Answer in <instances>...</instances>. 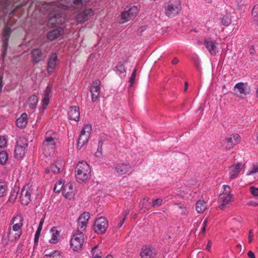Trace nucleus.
<instances>
[{
  "mask_svg": "<svg viewBox=\"0 0 258 258\" xmlns=\"http://www.w3.org/2000/svg\"><path fill=\"white\" fill-rule=\"evenodd\" d=\"M32 190L30 185L27 184L24 186L21 190L20 201L21 204L24 205H27L31 201V194Z\"/></svg>",
  "mask_w": 258,
  "mask_h": 258,
  "instance_id": "obj_12",
  "label": "nucleus"
},
{
  "mask_svg": "<svg viewBox=\"0 0 258 258\" xmlns=\"http://www.w3.org/2000/svg\"><path fill=\"white\" fill-rule=\"evenodd\" d=\"M75 172L76 179L79 182L82 183L88 179L90 175L91 169L87 162L81 161L77 164Z\"/></svg>",
  "mask_w": 258,
  "mask_h": 258,
  "instance_id": "obj_2",
  "label": "nucleus"
},
{
  "mask_svg": "<svg viewBox=\"0 0 258 258\" xmlns=\"http://www.w3.org/2000/svg\"><path fill=\"white\" fill-rule=\"evenodd\" d=\"M51 92V87L49 86H47L44 92V96L49 97V94Z\"/></svg>",
  "mask_w": 258,
  "mask_h": 258,
  "instance_id": "obj_50",
  "label": "nucleus"
},
{
  "mask_svg": "<svg viewBox=\"0 0 258 258\" xmlns=\"http://www.w3.org/2000/svg\"><path fill=\"white\" fill-rule=\"evenodd\" d=\"M243 167V165L241 163H237L231 166L229 172L230 178L231 179L236 178Z\"/></svg>",
  "mask_w": 258,
  "mask_h": 258,
  "instance_id": "obj_20",
  "label": "nucleus"
},
{
  "mask_svg": "<svg viewBox=\"0 0 258 258\" xmlns=\"http://www.w3.org/2000/svg\"><path fill=\"white\" fill-rule=\"evenodd\" d=\"M207 203L203 200H199L196 204V210L198 213L204 212L207 209Z\"/></svg>",
  "mask_w": 258,
  "mask_h": 258,
  "instance_id": "obj_30",
  "label": "nucleus"
},
{
  "mask_svg": "<svg viewBox=\"0 0 258 258\" xmlns=\"http://www.w3.org/2000/svg\"><path fill=\"white\" fill-rule=\"evenodd\" d=\"M101 82L99 80L94 81L90 87V91L91 93V100L93 102H95L98 98L100 93Z\"/></svg>",
  "mask_w": 258,
  "mask_h": 258,
  "instance_id": "obj_13",
  "label": "nucleus"
},
{
  "mask_svg": "<svg viewBox=\"0 0 258 258\" xmlns=\"http://www.w3.org/2000/svg\"><path fill=\"white\" fill-rule=\"evenodd\" d=\"M252 230H250L248 233V242L250 243L253 240V236L252 235Z\"/></svg>",
  "mask_w": 258,
  "mask_h": 258,
  "instance_id": "obj_53",
  "label": "nucleus"
},
{
  "mask_svg": "<svg viewBox=\"0 0 258 258\" xmlns=\"http://www.w3.org/2000/svg\"><path fill=\"white\" fill-rule=\"evenodd\" d=\"M91 131V124H88L84 125L78 139L77 148L78 149H82L88 143Z\"/></svg>",
  "mask_w": 258,
  "mask_h": 258,
  "instance_id": "obj_5",
  "label": "nucleus"
},
{
  "mask_svg": "<svg viewBox=\"0 0 258 258\" xmlns=\"http://www.w3.org/2000/svg\"><path fill=\"white\" fill-rule=\"evenodd\" d=\"M251 13L253 17L255 18L258 17V5L253 7Z\"/></svg>",
  "mask_w": 258,
  "mask_h": 258,
  "instance_id": "obj_47",
  "label": "nucleus"
},
{
  "mask_svg": "<svg viewBox=\"0 0 258 258\" xmlns=\"http://www.w3.org/2000/svg\"><path fill=\"white\" fill-rule=\"evenodd\" d=\"M11 33V27L9 25H6L4 31V36L5 37V39L3 43V57H5L6 55V52L7 49L8 45V38Z\"/></svg>",
  "mask_w": 258,
  "mask_h": 258,
  "instance_id": "obj_22",
  "label": "nucleus"
},
{
  "mask_svg": "<svg viewBox=\"0 0 258 258\" xmlns=\"http://www.w3.org/2000/svg\"><path fill=\"white\" fill-rule=\"evenodd\" d=\"M7 141L4 136H0V149H4L6 147Z\"/></svg>",
  "mask_w": 258,
  "mask_h": 258,
  "instance_id": "obj_41",
  "label": "nucleus"
},
{
  "mask_svg": "<svg viewBox=\"0 0 258 258\" xmlns=\"http://www.w3.org/2000/svg\"><path fill=\"white\" fill-rule=\"evenodd\" d=\"M212 243L211 241L209 240L208 241V243H207V246H206V249L207 250H208L209 251H211V247H212Z\"/></svg>",
  "mask_w": 258,
  "mask_h": 258,
  "instance_id": "obj_55",
  "label": "nucleus"
},
{
  "mask_svg": "<svg viewBox=\"0 0 258 258\" xmlns=\"http://www.w3.org/2000/svg\"><path fill=\"white\" fill-rule=\"evenodd\" d=\"M56 139L55 137L49 136L47 133L43 142L42 148L46 153L53 152L56 147Z\"/></svg>",
  "mask_w": 258,
  "mask_h": 258,
  "instance_id": "obj_10",
  "label": "nucleus"
},
{
  "mask_svg": "<svg viewBox=\"0 0 258 258\" xmlns=\"http://www.w3.org/2000/svg\"><path fill=\"white\" fill-rule=\"evenodd\" d=\"M208 219L207 218H206L204 221H203V226H207V224L208 223Z\"/></svg>",
  "mask_w": 258,
  "mask_h": 258,
  "instance_id": "obj_61",
  "label": "nucleus"
},
{
  "mask_svg": "<svg viewBox=\"0 0 258 258\" xmlns=\"http://www.w3.org/2000/svg\"><path fill=\"white\" fill-rule=\"evenodd\" d=\"M163 200L161 198H158L153 200L152 201V206L153 207H159L162 205Z\"/></svg>",
  "mask_w": 258,
  "mask_h": 258,
  "instance_id": "obj_42",
  "label": "nucleus"
},
{
  "mask_svg": "<svg viewBox=\"0 0 258 258\" xmlns=\"http://www.w3.org/2000/svg\"><path fill=\"white\" fill-rule=\"evenodd\" d=\"M222 23L223 25L228 26L231 23V20L227 17H224L222 19Z\"/></svg>",
  "mask_w": 258,
  "mask_h": 258,
  "instance_id": "obj_45",
  "label": "nucleus"
},
{
  "mask_svg": "<svg viewBox=\"0 0 258 258\" xmlns=\"http://www.w3.org/2000/svg\"><path fill=\"white\" fill-rule=\"evenodd\" d=\"M181 8L180 0H170L164 5L165 15L168 17H174L179 13Z\"/></svg>",
  "mask_w": 258,
  "mask_h": 258,
  "instance_id": "obj_4",
  "label": "nucleus"
},
{
  "mask_svg": "<svg viewBox=\"0 0 258 258\" xmlns=\"http://www.w3.org/2000/svg\"><path fill=\"white\" fill-rule=\"evenodd\" d=\"M141 256L142 258H152L154 252L151 247H145L142 249Z\"/></svg>",
  "mask_w": 258,
  "mask_h": 258,
  "instance_id": "obj_29",
  "label": "nucleus"
},
{
  "mask_svg": "<svg viewBox=\"0 0 258 258\" xmlns=\"http://www.w3.org/2000/svg\"><path fill=\"white\" fill-rule=\"evenodd\" d=\"M178 59L177 58H174L172 60V63L173 64H176L178 62Z\"/></svg>",
  "mask_w": 258,
  "mask_h": 258,
  "instance_id": "obj_58",
  "label": "nucleus"
},
{
  "mask_svg": "<svg viewBox=\"0 0 258 258\" xmlns=\"http://www.w3.org/2000/svg\"><path fill=\"white\" fill-rule=\"evenodd\" d=\"M258 173V165H255L253 166L251 169L247 172V175H251Z\"/></svg>",
  "mask_w": 258,
  "mask_h": 258,
  "instance_id": "obj_40",
  "label": "nucleus"
},
{
  "mask_svg": "<svg viewBox=\"0 0 258 258\" xmlns=\"http://www.w3.org/2000/svg\"><path fill=\"white\" fill-rule=\"evenodd\" d=\"M94 227L97 233H104L108 227V221L105 218L100 217L95 221Z\"/></svg>",
  "mask_w": 258,
  "mask_h": 258,
  "instance_id": "obj_11",
  "label": "nucleus"
},
{
  "mask_svg": "<svg viewBox=\"0 0 258 258\" xmlns=\"http://www.w3.org/2000/svg\"><path fill=\"white\" fill-rule=\"evenodd\" d=\"M130 210L128 209H126L124 212V217H126V216L129 214L130 213Z\"/></svg>",
  "mask_w": 258,
  "mask_h": 258,
  "instance_id": "obj_60",
  "label": "nucleus"
},
{
  "mask_svg": "<svg viewBox=\"0 0 258 258\" xmlns=\"http://www.w3.org/2000/svg\"><path fill=\"white\" fill-rule=\"evenodd\" d=\"M247 255L249 258H255L254 253L251 250L248 252Z\"/></svg>",
  "mask_w": 258,
  "mask_h": 258,
  "instance_id": "obj_56",
  "label": "nucleus"
},
{
  "mask_svg": "<svg viewBox=\"0 0 258 258\" xmlns=\"http://www.w3.org/2000/svg\"><path fill=\"white\" fill-rule=\"evenodd\" d=\"M150 205V199L148 197L144 198L140 203V207L141 209H147Z\"/></svg>",
  "mask_w": 258,
  "mask_h": 258,
  "instance_id": "obj_35",
  "label": "nucleus"
},
{
  "mask_svg": "<svg viewBox=\"0 0 258 258\" xmlns=\"http://www.w3.org/2000/svg\"><path fill=\"white\" fill-rule=\"evenodd\" d=\"M38 102V98L35 95L31 96L28 99L27 103L32 109H35Z\"/></svg>",
  "mask_w": 258,
  "mask_h": 258,
  "instance_id": "obj_32",
  "label": "nucleus"
},
{
  "mask_svg": "<svg viewBox=\"0 0 258 258\" xmlns=\"http://www.w3.org/2000/svg\"><path fill=\"white\" fill-rule=\"evenodd\" d=\"M3 86V79L2 77H0V92L2 91Z\"/></svg>",
  "mask_w": 258,
  "mask_h": 258,
  "instance_id": "obj_59",
  "label": "nucleus"
},
{
  "mask_svg": "<svg viewBox=\"0 0 258 258\" xmlns=\"http://www.w3.org/2000/svg\"><path fill=\"white\" fill-rule=\"evenodd\" d=\"M224 191L219 197V208L224 210L229 206L230 203L233 201V195L231 194V188L229 185H223Z\"/></svg>",
  "mask_w": 258,
  "mask_h": 258,
  "instance_id": "obj_3",
  "label": "nucleus"
},
{
  "mask_svg": "<svg viewBox=\"0 0 258 258\" xmlns=\"http://www.w3.org/2000/svg\"><path fill=\"white\" fill-rule=\"evenodd\" d=\"M90 0H61V2H53L47 5L46 7L50 14L48 25L55 27L61 24L63 21L61 20L62 14L59 9H67L73 4H85Z\"/></svg>",
  "mask_w": 258,
  "mask_h": 258,
  "instance_id": "obj_1",
  "label": "nucleus"
},
{
  "mask_svg": "<svg viewBox=\"0 0 258 258\" xmlns=\"http://www.w3.org/2000/svg\"><path fill=\"white\" fill-rule=\"evenodd\" d=\"M249 191L250 194L254 196V197H257L258 196V188L255 187L254 186H250L249 187Z\"/></svg>",
  "mask_w": 258,
  "mask_h": 258,
  "instance_id": "obj_44",
  "label": "nucleus"
},
{
  "mask_svg": "<svg viewBox=\"0 0 258 258\" xmlns=\"http://www.w3.org/2000/svg\"><path fill=\"white\" fill-rule=\"evenodd\" d=\"M63 32V30L61 28H58L49 32L47 35V37L50 40H53L59 36Z\"/></svg>",
  "mask_w": 258,
  "mask_h": 258,
  "instance_id": "obj_26",
  "label": "nucleus"
},
{
  "mask_svg": "<svg viewBox=\"0 0 258 258\" xmlns=\"http://www.w3.org/2000/svg\"><path fill=\"white\" fill-rule=\"evenodd\" d=\"M234 91L237 97L243 99L250 93V88L247 83L239 82L234 86Z\"/></svg>",
  "mask_w": 258,
  "mask_h": 258,
  "instance_id": "obj_8",
  "label": "nucleus"
},
{
  "mask_svg": "<svg viewBox=\"0 0 258 258\" xmlns=\"http://www.w3.org/2000/svg\"><path fill=\"white\" fill-rule=\"evenodd\" d=\"M188 213V211L186 208L183 207L180 211V214L183 215H187Z\"/></svg>",
  "mask_w": 258,
  "mask_h": 258,
  "instance_id": "obj_54",
  "label": "nucleus"
},
{
  "mask_svg": "<svg viewBox=\"0 0 258 258\" xmlns=\"http://www.w3.org/2000/svg\"><path fill=\"white\" fill-rule=\"evenodd\" d=\"M32 57L33 58V61L34 63H37L42 59V53L41 50L38 48L34 49L31 52Z\"/></svg>",
  "mask_w": 258,
  "mask_h": 258,
  "instance_id": "obj_27",
  "label": "nucleus"
},
{
  "mask_svg": "<svg viewBox=\"0 0 258 258\" xmlns=\"http://www.w3.org/2000/svg\"><path fill=\"white\" fill-rule=\"evenodd\" d=\"M136 76V70H134L130 78L129 81L130 83L131 84V85H132L134 82L135 78Z\"/></svg>",
  "mask_w": 258,
  "mask_h": 258,
  "instance_id": "obj_48",
  "label": "nucleus"
},
{
  "mask_svg": "<svg viewBox=\"0 0 258 258\" xmlns=\"http://www.w3.org/2000/svg\"><path fill=\"white\" fill-rule=\"evenodd\" d=\"M139 12V9L135 5H130L126 7L120 15L123 23L134 19L137 16Z\"/></svg>",
  "mask_w": 258,
  "mask_h": 258,
  "instance_id": "obj_6",
  "label": "nucleus"
},
{
  "mask_svg": "<svg viewBox=\"0 0 258 258\" xmlns=\"http://www.w3.org/2000/svg\"><path fill=\"white\" fill-rule=\"evenodd\" d=\"M21 235V231H15L10 229L8 235V238L11 241H15L18 239Z\"/></svg>",
  "mask_w": 258,
  "mask_h": 258,
  "instance_id": "obj_31",
  "label": "nucleus"
},
{
  "mask_svg": "<svg viewBox=\"0 0 258 258\" xmlns=\"http://www.w3.org/2000/svg\"><path fill=\"white\" fill-rule=\"evenodd\" d=\"M90 214L88 212H84L79 217L78 220V230L83 232L87 226Z\"/></svg>",
  "mask_w": 258,
  "mask_h": 258,
  "instance_id": "obj_14",
  "label": "nucleus"
},
{
  "mask_svg": "<svg viewBox=\"0 0 258 258\" xmlns=\"http://www.w3.org/2000/svg\"><path fill=\"white\" fill-rule=\"evenodd\" d=\"M116 70L120 73H123L125 72L124 66L122 64H119L117 66Z\"/></svg>",
  "mask_w": 258,
  "mask_h": 258,
  "instance_id": "obj_46",
  "label": "nucleus"
},
{
  "mask_svg": "<svg viewBox=\"0 0 258 258\" xmlns=\"http://www.w3.org/2000/svg\"><path fill=\"white\" fill-rule=\"evenodd\" d=\"M68 114L69 119L78 121L80 114L79 107L76 106L70 107L68 110Z\"/></svg>",
  "mask_w": 258,
  "mask_h": 258,
  "instance_id": "obj_17",
  "label": "nucleus"
},
{
  "mask_svg": "<svg viewBox=\"0 0 258 258\" xmlns=\"http://www.w3.org/2000/svg\"><path fill=\"white\" fill-rule=\"evenodd\" d=\"M102 145H99L98 146V148L97 149V151L95 153L96 156L99 157L102 154Z\"/></svg>",
  "mask_w": 258,
  "mask_h": 258,
  "instance_id": "obj_51",
  "label": "nucleus"
},
{
  "mask_svg": "<svg viewBox=\"0 0 258 258\" xmlns=\"http://www.w3.org/2000/svg\"><path fill=\"white\" fill-rule=\"evenodd\" d=\"M50 234L51 238L49 240V243L51 244H55L57 243L59 239L60 232L55 227H52L50 230Z\"/></svg>",
  "mask_w": 258,
  "mask_h": 258,
  "instance_id": "obj_23",
  "label": "nucleus"
},
{
  "mask_svg": "<svg viewBox=\"0 0 258 258\" xmlns=\"http://www.w3.org/2000/svg\"><path fill=\"white\" fill-rule=\"evenodd\" d=\"M22 221L23 219L21 215H17L14 217L11 221L12 228L11 229L15 231H21V228L23 226Z\"/></svg>",
  "mask_w": 258,
  "mask_h": 258,
  "instance_id": "obj_18",
  "label": "nucleus"
},
{
  "mask_svg": "<svg viewBox=\"0 0 258 258\" xmlns=\"http://www.w3.org/2000/svg\"><path fill=\"white\" fill-rule=\"evenodd\" d=\"M125 220V217H123L119 222V223L118 224V227L119 228L121 227L122 226V225H123V224L124 223V221Z\"/></svg>",
  "mask_w": 258,
  "mask_h": 258,
  "instance_id": "obj_57",
  "label": "nucleus"
},
{
  "mask_svg": "<svg viewBox=\"0 0 258 258\" xmlns=\"http://www.w3.org/2000/svg\"><path fill=\"white\" fill-rule=\"evenodd\" d=\"M28 146V141L24 138H20L17 142L15 150V156L19 158L22 157Z\"/></svg>",
  "mask_w": 258,
  "mask_h": 258,
  "instance_id": "obj_9",
  "label": "nucleus"
},
{
  "mask_svg": "<svg viewBox=\"0 0 258 258\" xmlns=\"http://www.w3.org/2000/svg\"><path fill=\"white\" fill-rule=\"evenodd\" d=\"M49 102V97L44 96L43 100L42 101V111H43L46 107V106L48 105Z\"/></svg>",
  "mask_w": 258,
  "mask_h": 258,
  "instance_id": "obj_43",
  "label": "nucleus"
},
{
  "mask_svg": "<svg viewBox=\"0 0 258 258\" xmlns=\"http://www.w3.org/2000/svg\"><path fill=\"white\" fill-rule=\"evenodd\" d=\"M8 159L7 152L5 151L0 152V164L4 165L6 163Z\"/></svg>",
  "mask_w": 258,
  "mask_h": 258,
  "instance_id": "obj_36",
  "label": "nucleus"
},
{
  "mask_svg": "<svg viewBox=\"0 0 258 258\" xmlns=\"http://www.w3.org/2000/svg\"><path fill=\"white\" fill-rule=\"evenodd\" d=\"M44 258H60V253L57 250H54L49 254H46Z\"/></svg>",
  "mask_w": 258,
  "mask_h": 258,
  "instance_id": "obj_37",
  "label": "nucleus"
},
{
  "mask_svg": "<svg viewBox=\"0 0 258 258\" xmlns=\"http://www.w3.org/2000/svg\"><path fill=\"white\" fill-rule=\"evenodd\" d=\"M248 206H251L253 207H257L258 206V202H255L254 201H249L246 204Z\"/></svg>",
  "mask_w": 258,
  "mask_h": 258,
  "instance_id": "obj_52",
  "label": "nucleus"
},
{
  "mask_svg": "<svg viewBox=\"0 0 258 258\" xmlns=\"http://www.w3.org/2000/svg\"><path fill=\"white\" fill-rule=\"evenodd\" d=\"M28 122V115L26 113H23L16 121V125L19 128H24Z\"/></svg>",
  "mask_w": 258,
  "mask_h": 258,
  "instance_id": "obj_25",
  "label": "nucleus"
},
{
  "mask_svg": "<svg viewBox=\"0 0 258 258\" xmlns=\"http://www.w3.org/2000/svg\"><path fill=\"white\" fill-rule=\"evenodd\" d=\"M7 193V185L5 182H0V198L4 197Z\"/></svg>",
  "mask_w": 258,
  "mask_h": 258,
  "instance_id": "obj_34",
  "label": "nucleus"
},
{
  "mask_svg": "<svg viewBox=\"0 0 258 258\" xmlns=\"http://www.w3.org/2000/svg\"><path fill=\"white\" fill-rule=\"evenodd\" d=\"M187 89V83H185L184 91H185Z\"/></svg>",
  "mask_w": 258,
  "mask_h": 258,
  "instance_id": "obj_64",
  "label": "nucleus"
},
{
  "mask_svg": "<svg viewBox=\"0 0 258 258\" xmlns=\"http://www.w3.org/2000/svg\"><path fill=\"white\" fill-rule=\"evenodd\" d=\"M63 162L62 161H56L51 165L50 169L54 173H58L62 169Z\"/></svg>",
  "mask_w": 258,
  "mask_h": 258,
  "instance_id": "obj_28",
  "label": "nucleus"
},
{
  "mask_svg": "<svg viewBox=\"0 0 258 258\" xmlns=\"http://www.w3.org/2000/svg\"><path fill=\"white\" fill-rule=\"evenodd\" d=\"M57 59V55L55 53L52 54L50 56L47 64V72L51 74L53 69L55 68Z\"/></svg>",
  "mask_w": 258,
  "mask_h": 258,
  "instance_id": "obj_24",
  "label": "nucleus"
},
{
  "mask_svg": "<svg viewBox=\"0 0 258 258\" xmlns=\"http://www.w3.org/2000/svg\"><path fill=\"white\" fill-rule=\"evenodd\" d=\"M92 15H93V11H92L91 9H88L86 10L83 13H81L80 14V16H82L83 17V20L85 21L87 20L88 16H91Z\"/></svg>",
  "mask_w": 258,
  "mask_h": 258,
  "instance_id": "obj_39",
  "label": "nucleus"
},
{
  "mask_svg": "<svg viewBox=\"0 0 258 258\" xmlns=\"http://www.w3.org/2000/svg\"><path fill=\"white\" fill-rule=\"evenodd\" d=\"M206 226H203V227H202V233H205V232L206 231Z\"/></svg>",
  "mask_w": 258,
  "mask_h": 258,
  "instance_id": "obj_63",
  "label": "nucleus"
},
{
  "mask_svg": "<svg viewBox=\"0 0 258 258\" xmlns=\"http://www.w3.org/2000/svg\"><path fill=\"white\" fill-rule=\"evenodd\" d=\"M204 44L211 55H215L218 52L217 47L218 43L216 40L208 38L205 40Z\"/></svg>",
  "mask_w": 258,
  "mask_h": 258,
  "instance_id": "obj_15",
  "label": "nucleus"
},
{
  "mask_svg": "<svg viewBox=\"0 0 258 258\" xmlns=\"http://www.w3.org/2000/svg\"><path fill=\"white\" fill-rule=\"evenodd\" d=\"M63 196L68 199H71L75 195V189L74 188L73 183L69 182L65 184L62 189Z\"/></svg>",
  "mask_w": 258,
  "mask_h": 258,
  "instance_id": "obj_16",
  "label": "nucleus"
},
{
  "mask_svg": "<svg viewBox=\"0 0 258 258\" xmlns=\"http://www.w3.org/2000/svg\"><path fill=\"white\" fill-rule=\"evenodd\" d=\"M64 184L62 180H59L55 184L53 190L55 192H59V191L63 188Z\"/></svg>",
  "mask_w": 258,
  "mask_h": 258,
  "instance_id": "obj_38",
  "label": "nucleus"
},
{
  "mask_svg": "<svg viewBox=\"0 0 258 258\" xmlns=\"http://www.w3.org/2000/svg\"><path fill=\"white\" fill-rule=\"evenodd\" d=\"M240 137L239 135L237 134L231 135L225 140L227 143L226 147L228 149L232 148L233 146L240 142Z\"/></svg>",
  "mask_w": 258,
  "mask_h": 258,
  "instance_id": "obj_21",
  "label": "nucleus"
},
{
  "mask_svg": "<svg viewBox=\"0 0 258 258\" xmlns=\"http://www.w3.org/2000/svg\"><path fill=\"white\" fill-rule=\"evenodd\" d=\"M84 242V236L83 232L78 231L73 235L70 240V246L74 251L82 248Z\"/></svg>",
  "mask_w": 258,
  "mask_h": 258,
  "instance_id": "obj_7",
  "label": "nucleus"
},
{
  "mask_svg": "<svg viewBox=\"0 0 258 258\" xmlns=\"http://www.w3.org/2000/svg\"><path fill=\"white\" fill-rule=\"evenodd\" d=\"M98 247V245H96L94 247L92 248V258H101V256L100 255L99 253H95L94 252H93V251L96 249L97 248V247Z\"/></svg>",
  "mask_w": 258,
  "mask_h": 258,
  "instance_id": "obj_49",
  "label": "nucleus"
},
{
  "mask_svg": "<svg viewBox=\"0 0 258 258\" xmlns=\"http://www.w3.org/2000/svg\"><path fill=\"white\" fill-rule=\"evenodd\" d=\"M44 223V220L41 219L40 221L39 222V224L38 225V227L37 228V230L35 234V238H34V241L35 242H37L38 241L40 233L42 229V226Z\"/></svg>",
  "mask_w": 258,
  "mask_h": 258,
  "instance_id": "obj_33",
  "label": "nucleus"
},
{
  "mask_svg": "<svg viewBox=\"0 0 258 258\" xmlns=\"http://www.w3.org/2000/svg\"><path fill=\"white\" fill-rule=\"evenodd\" d=\"M176 205L178 206V208L180 209H182L183 207H184L182 205L180 204H176Z\"/></svg>",
  "mask_w": 258,
  "mask_h": 258,
  "instance_id": "obj_62",
  "label": "nucleus"
},
{
  "mask_svg": "<svg viewBox=\"0 0 258 258\" xmlns=\"http://www.w3.org/2000/svg\"><path fill=\"white\" fill-rule=\"evenodd\" d=\"M131 166L128 164L120 163L115 167V170L119 175L129 174L131 172Z\"/></svg>",
  "mask_w": 258,
  "mask_h": 258,
  "instance_id": "obj_19",
  "label": "nucleus"
}]
</instances>
